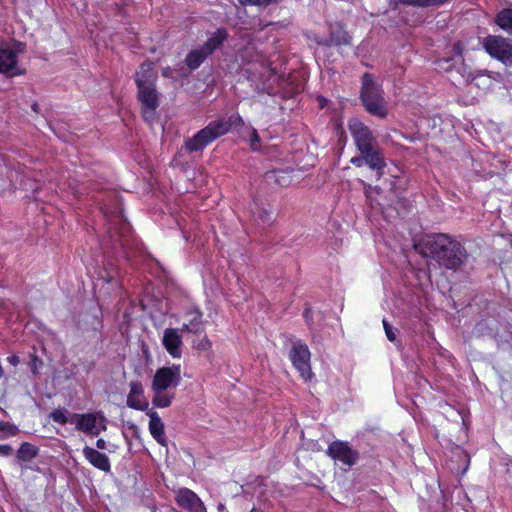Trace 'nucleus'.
<instances>
[{"mask_svg": "<svg viewBox=\"0 0 512 512\" xmlns=\"http://www.w3.org/2000/svg\"><path fill=\"white\" fill-rule=\"evenodd\" d=\"M424 257H431L447 269L456 270L467 258L465 248L446 234L428 235L414 244Z\"/></svg>", "mask_w": 512, "mask_h": 512, "instance_id": "1", "label": "nucleus"}, {"mask_svg": "<svg viewBox=\"0 0 512 512\" xmlns=\"http://www.w3.org/2000/svg\"><path fill=\"white\" fill-rule=\"evenodd\" d=\"M348 128L354 143L361 155L366 158V165L373 170H381L385 167L384 156L379 148L376 136L358 119H351Z\"/></svg>", "mask_w": 512, "mask_h": 512, "instance_id": "2", "label": "nucleus"}, {"mask_svg": "<svg viewBox=\"0 0 512 512\" xmlns=\"http://www.w3.org/2000/svg\"><path fill=\"white\" fill-rule=\"evenodd\" d=\"M238 125H243V120L238 114H233L227 119L222 118L211 121L192 138H188L185 141L184 148L189 153L200 152L211 142L229 132L232 127Z\"/></svg>", "mask_w": 512, "mask_h": 512, "instance_id": "3", "label": "nucleus"}, {"mask_svg": "<svg viewBox=\"0 0 512 512\" xmlns=\"http://www.w3.org/2000/svg\"><path fill=\"white\" fill-rule=\"evenodd\" d=\"M181 382L180 365L159 368L152 380V403L158 408H166L171 405L174 393L171 391Z\"/></svg>", "mask_w": 512, "mask_h": 512, "instance_id": "4", "label": "nucleus"}, {"mask_svg": "<svg viewBox=\"0 0 512 512\" xmlns=\"http://www.w3.org/2000/svg\"><path fill=\"white\" fill-rule=\"evenodd\" d=\"M361 98L366 110L380 118L387 115L386 102L382 95V90L377 85L370 74L366 73L362 77Z\"/></svg>", "mask_w": 512, "mask_h": 512, "instance_id": "5", "label": "nucleus"}, {"mask_svg": "<svg viewBox=\"0 0 512 512\" xmlns=\"http://www.w3.org/2000/svg\"><path fill=\"white\" fill-rule=\"evenodd\" d=\"M485 51L504 64H512V40L500 35H489L483 39Z\"/></svg>", "mask_w": 512, "mask_h": 512, "instance_id": "6", "label": "nucleus"}, {"mask_svg": "<svg viewBox=\"0 0 512 512\" xmlns=\"http://www.w3.org/2000/svg\"><path fill=\"white\" fill-rule=\"evenodd\" d=\"M70 423H74L83 433L94 436L106 430V419L98 413L73 414Z\"/></svg>", "mask_w": 512, "mask_h": 512, "instance_id": "7", "label": "nucleus"}, {"mask_svg": "<svg viewBox=\"0 0 512 512\" xmlns=\"http://www.w3.org/2000/svg\"><path fill=\"white\" fill-rule=\"evenodd\" d=\"M289 357L300 376L306 381L311 380L313 372L310 366V351L307 345L301 341L294 342Z\"/></svg>", "mask_w": 512, "mask_h": 512, "instance_id": "8", "label": "nucleus"}, {"mask_svg": "<svg viewBox=\"0 0 512 512\" xmlns=\"http://www.w3.org/2000/svg\"><path fill=\"white\" fill-rule=\"evenodd\" d=\"M137 88L138 99L143 107V116L145 120H151L154 116V111L159 105L160 93L156 90L155 86Z\"/></svg>", "mask_w": 512, "mask_h": 512, "instance_id": "9", "label": "nucleus"}, {"mask_svg": "<svg viewBox=\"0 0 512 512\" xmlns=\"http://www.w3.org/2000/svg\"><path fill=\"white\" fill-rule=\"evenodd\" d=\"M328 455L344 465L352 466L358 460V452L353 450L347 442L334 441L328 447Z\"/></svg>", "mask_w": 512, "mask_h": 512, "instance_id": "10", "label": "nucleus"}, {"mask_svg": "<svg viewBox=\"0 0 512 512\" xmlns=\"http://www.w3.org/2000/svg\"><path fill=\"white\" fill-rule=\"evenodd\" d=\"M177 504L188 512H207L200 498L190 489L181 488L176 492Z\"/></svg>", "mask_w": 512, "mask_h": 512, "instance_id": "11", "label": "nucleus"}, {"mask_svg": "<svg viewBox=\"0 0 512 512\" xmlns=\"http://www.w3.org/2000/svg\"><path fill=\"white\" fill-rule=\"evenodd\" d=\"M0 72L11 76L20 74L17 54L7 44L0 45Z\"/></svg>", "mask_w": 512, "mask_h": 512, "instance_id": "12", "label": "nucleus"}, {"mask_svg": "<svg viewBox=\"0 0 512 512\" xmlns=\"http://www.w3.org/2000/svg\"><path fill=\"white\" fill-rule=\"evenodd\" d=\"M127 405L137 410H147L149 403L144 396L143 386L139 381L130 382V392L127 396Z\"/></svg>", "mask_w": 512, "mask_h": 512, "instance_id": "13", "label": "nucleus"}, {"mask_svg": "<svg viewBox=\"0 0 512 512\" xmlns=\"http://www.w3.org/2000/svg\"><path fill=\"white\" fill-rule=\"evenodd\" d=\"M157 77L153 63L144 62L135 73V82L137 87L155 86Z\"/></svg>", "mask_w": 512, "mask_h": 512, "instance_id": "14", "label": "nucleus"}, {"mask_svg": "<svg viewBox=\"0 0 512 512\" xmlns=\"http://www.w3.org/2000/svg\"><path fill=\"white\" fill-rule=\"evenodd\" d=\"M162 343L167 352L174 358H178L181 355V344L182 337L176 329L167 328L164 331Z\"/></svg>", "mask_w": 512, "mask_h": 512, "instance_id": "15", "label": "nucleus"}, {"mask_svg": "<svg viewBox=\"0 0 512 512\" xmlns=\"http://www.w3.org/2000/svg\"><path fill=\"white\" fill-rule=\"evenodd\" d=\"M83 454L86 460L95 468L103 472L110 471L111 465L109 458L106 454L101 453L98 450L91 448L89 446L84 447Z\"/></svg>", "mask_w": 512, "mask_h": 512, "instance_id": "16", "label": "nucleus"}, {"mask_svg": "<svg viewBox=\"0 0 512 512\" xmlns=\"http://www.w3.org/2000/svg\"><path fill=\"white\" fill-rule=\"evenodd\" d=\"M350 36L347 32L341 27L336 26L332 28L329 39H318L317 43L325 46H347L350 45Z\"/></svg>", "mask_w": 512, "mask_h": 512, "instance_id": "17", "label": "nucleus"}, {"mask_svg": "<svg viewBox=\"0 0 512 512\" xmlns=\"http://www.w3.org/2000/svg\"><path fill=\"white\" fill-rule=\"evenodd\" d=\"M147 414L150 418L149 431L151 435L159 444L166 446L167 440L165 438L164 424L161 418L155 411L150 410Z\"/></svg>", "mask_w": 512, "mask_h": 512, "instance_id": "18", "label": "nucleus"}, {"mask_svg": "<svg viewBox=\"0 0 512 512\" xmlns=\"http://www.w3.org/2000/svg\"><path fill=\"white\" fill-rule=\"evenodd\" d=\"M186 317L188 321L183 324L181 330L190 333L198 334L204 331V324L202 322V313L198 309L190 310L187 312Z\"/></svg>", "mask_w": 512, "mask_h": 512, "instance_id": "19", "label": "nucleus"}, {"mask_svg": "<svg viewBox=\"0 0 512 512\" xmlns=\"http://www.w3.org/2000/svg\"><path fill=\"white\" fill-rule=\"evenodd\" d=\"M227 38V32L224 29H218L202 46L206 54H212Z\"/></svg>", "mask_w": 512, "mask_h": 512, "instance_id": "20", "label": "nucleus"}, {"mask_svg": "<svg viewBox=\"0 0 512 512\" xmlns=\"http://www.w3.org/2000/svg\"><path fill=\"white\" fill-rule=\"evenodd\" d=\"M495 23L507 34L512 35V7L500 10L496 15Z\"/></svg>", "mask_w": 512, "mask_h": 512, "instance_id": "21", "label": "nucleus"}, {"mask_svg": "<svg viewBox=\"0 0 512 512\" xmlns=\"http://www.w3.org/2000/svg\"><path fill=\"white\" fill-rule=\"evenodd\" d=\"M209 55L206 54V52L204 51V49L202 47L198 48V49H194L192 50L186 57L185 59V63L186 65L194 70L196 68H198L201 63L208 57Z\"/></svg>", "mask_w": 512, "mask_h": 512, "instance_id": "22", "label": "nucleus"}, {"mask_svg": "<svg viewBox=\"0 0 512 512\" xmlns=\"http://www.w3.org/2000/svg\"><path fill=\"white\" fill-rule=\"evenodd\" d=\"M37 455V448L30 443L24 442L17 451L16 457L20 461H30Z\"/></svg>", "mask_w": 512, "mask_h": 512, "instance_id": "23", "label": "nucleus"}, {"mask_svg": "<svg viewBox=\"0 0 512 512\" xmlns=\"http://www.w3.org/2000/svg\"><path fill=\"white\" fill-rule=\"evenodd\" d=\"M51 418L54 422L59 424H66L67 422H70V419L66 416V411L63 409H56L51 413Z\"/></svg>", "mask_w": 512, "mask_h": 512, "instance_id": "24", "label": "nucleus"}, {"mask_svg": "<svg viewBox=\"0 0 512 512\" xmlns=\"http://www.w3.org/2000/svg\"><path fill=\"white\" fill-rule=\"evenodd\" d=\"M250 147L253 151H259L261 148L260 137L254 128H250Z\"/></svg>", "mask_w": 512, "mask_h": 512, "instance_id": "25", "label": "nucleus"}, {"mask_svg": "<svg viewBox=\"0 0 512 512\" xmlns=\"http://www.w3.org/2000/svg\"><path fill=\"white\" fill-rule=\"evenodd\" d=\"M194 347L200 351H208L211 349L212 343L206 336H204L194 342Z\"/></svg>", "mask_w": 512, "mask_h": 512, "instance_id": "26", "label": "nucleus"}, {"mask_svg": "<svg viewBox=\"0 0 512 512\" xmlns=\"http://www.w3.org/2000/svg\"><path fill=\"white\" fill-rule=\"evenodd\" d=\"M382 324H383V328L385 330L387 339L391 342H395L396 341V331L394 330V328L389 324V322L386 319H383Z\"/></svg>", "mask_w": 512, "mask_h": 512, "instance_id": "27", "label": "nucleus"}, {"mask_svg": "<svg viewBox=\"0 0 512 512\" xmlns=\"http://www.w3.org/2000/svg\"><path fill=\"white\" fill-rule=\"evenodd\" d=\"M238 2L243 5H254V6H267L273 2V0H238Z\"/></svg>", "mask_w": 512, "mask_h": 512, "instance_id": "28", "label": "nucleus"}, {"mask_svg": "<svg viewBox=\"0 0 512 512\" xmlns=\"http://www.w3.org/2000/svg\"><path fill=\"white\" fill-rule=\"evenodd\" d=\"M268 177L274 178V180L280 185H288L290 182L288 177L285 176L283 172H273L271 175H268Z\"/></svg>", "mask_w": 512, "mask_h": 512, "instance_id": "29", "label": "nucleus"}, {"mask_svg": "<svg viewBox=\"0 0 512 512\" xmlns=\"http://www.w3.org/2000/svg\"><path fill=\"white\" fill-rule=\"evenodd\" d=\"M256 213H257V216L259 217V219L264 223H267L272 219V211L271 210H268L265 208H258Z\"/></svg>", "mask_w": 512, "mask_h": 512, "instance_id": "30", "label": "nucleus"}, {"mask_svg": "<svg viewBox=\"0 0 512 512\" xmlns=\"http://www.w3.org/2000/svg\"><path fill=\"white\" fill-rule=\"evenodd\" d=\"M0 431L5 432L7 435L14 436L17 434L18 429L9 423L0 422Z\"/></svg>", "mask_w": 512, "mask_h": 512, "instance_id": "31", "label": "nucleus"}, {"mask_svg": "<svg viewBox=\"0 0 512 512\" xmlns=\"http://www.w3.org/2000/svg\"><path fill=\"white\" fill-rule=\"evenodd\" d=\"M399 2L407 5L418 6V7H429L430 0H399Z\"/></svg>", "mask_w": 512, "mask_h": 512, "instance_id": "32", "label": "nucleus"}, {"mask_svg": "<svg viewBox=\"0 0 512 512\" xmlns=\"http://www.w3.org/2000/svg\"><path fill=\"white\" fill-rule=\"evenodd\" d=\"M13 453V448L8 444H0V455L1 456H10Z\"/></svg>", "mask_w": 512, "mask_h": 512, "instance_id": "33", "label": "nucleus"}, {"mask_svg": "<svg viewBox=\"0 0 512 512\" xmlns=\"http://www.w3.org/2000/svg\"><path fill=\"white\" fill-rule=\"evenodd\" d=\"M351 163L357 167H362L364 164H366V158L364 155H361L359 157H353L351 159Z\"/></svg>", "mask_w": 512, "mask_h": 512, "instance_id": "34", "label": "nucleus"}, {"mask_svg": "<svg viewBox=\"0 0 512 512\" xmlns=\"http://www.w3.org/2000/svg\"><path fill=\"white\" fill-rule=\"evenodd\" d=\"M7 361L13 365V366H17L20 362V359L17 355H11L7 358Z\"/></svg>", "mask_w": 512, "mask_h": 512, "instance_id": "35", "label": "nucleus"}, {"mask_svg": "<svg viewBox=\"0 0 512 512\" xmlns=\"http://www.w3.org/2000/svg\"><path fill=\"white\" fill-rule=\"evenodd\" d=\"M96 447L99 450H105L107 448L106 441L102 438L98 439L96 442Z\"/></svg>", "mask_w": 512, "mask_h": 512, "instance_id": "36", "label": "nucleus"}, {"mask_svg": "<svg viewBox=\"0 0 512 512\" xmlns=\"http://www.w3.org/2000/svg\"><path fill=\"white\" fill-rule=\"evenodd\" d=\"M450 0H430V6H440L449 2Z\"/></svg>", "mask_w": 512, "mask_h": 512, "instance_id": "37", "label": "nucleus"}, {"mask_svg": "<svg viewBox=\"0 0 512 512\" xmlns=\"http://www.w3.org/2000/svg\"><path fill=\"white\" fill-rule=\"evenodd\" d=\"M41 362L36 358V357H33L32 359V372L35 374L36 371H37V368H38V365L40 364Z\"/></svg>", "mask_w": 512, "mask_h": 512, "instance_id": "38", "label": "nucleus"}, {"mask_svg": "<svg viewBox=\"0 0 512 512\" xmlns=\"http://www.w3.org/2000/svg\"><path fill=\"white\" fill-rule=\"evenodd\" d=\"M162 75H163L164 77H171V75H172V69H171L170 67H166V68H164V69H163V71H162Z\"/></svg>", "mask_w": 512, "mask_h": 512, "instance_id": "39", "label": "nucleus"}, {"mask_svg": "<svg viewBox=\"0 0 512 512\" xmlns=\"http://www.w3.org/2000/svg\"><path fill=\"white\" fill-rule=\"evenodd\" d=\"M250 512H261V511L256 508H253Z\"/></svg>", "mask_w": 512, "mask_h": 512, "instance_id": "40", "label": "nucleus"}]
</instances>
